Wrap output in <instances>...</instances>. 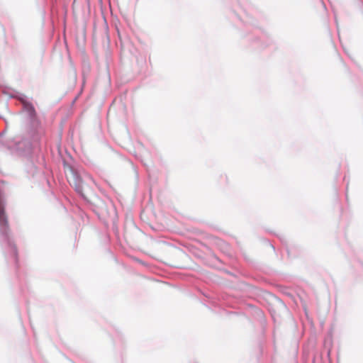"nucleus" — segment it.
I'll use <instances>...</instances> for the list:
<instances>
[{
  "label": "nucleus",
  "mask_w": 363,
  "mask_h": 363,
  "mask_svg": "<svg viewBox=\"0 0 363 363\" xmlns=\"http://www.w3.org/2000/svg\"><path fill=\"white\" fill-rule=\"evenodd\" d=\"M72 183L74 185L76 190L78 192L83 194L84 190V183L81 177L77 174H73Z\"/></svg>",
  "instance_id": "1"
},
{
  "label": "nucleus",
  "mask_w": 363,
  "mask_h": 363,
  "mask_svg": "<svg viewBox=\"0 0 363 363\" xmlns=\"http://www.w3.org/2000/svg\"><path fill=\"white\" fill-rule=\"evenodd\" d=\"M257 315H258V316H259V315H260V311H257Z\"/></svg>",
  "instance_id": "2"
},
{
  "label": "nucleus",
  "mask_w": 363,
  "mask_h": 363,
  "mask_svg": "<svg viewBox=\"0 0 363 363\" xmlns=\"http://www.w3.org/2000/svg\"><path fill=\"white\" fill-rule=\"evenodd\" d=\"M88 177H89L91 180H92V181H93V179H92L91 177L88 176Z\"/></svg>",
  "instance_id": "3"
}]
</instances>
